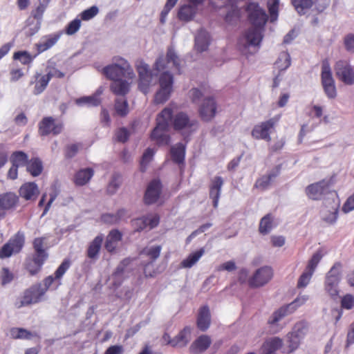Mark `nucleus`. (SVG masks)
Returning a JSON list of instances; mask_svg holds the SVG:
<instances>
[{"label": "nucleus", "mask_w": 354, "mask_h": 354, "mask_svg": "<svg viewBox=\"0 0 354 354\" xmlns=\"http://www.w3.org/2000/svg\"><path fill=\"white\" fill-rule=\"evenodd\" d=\"M247 10L249 12V19L254 27L245 32L241 41L245 48L254 47L257 51L263 39L262 30L267 21L268 16L265 10L255 3H249Z\"/></svg>", "instance_id": "obj_1"}, {"label": "nucleus", "mask_w": 354, "mask_h": 354, "mask_svg": "<svg viewBox=\"0 0 354 354\" xmlns=\"http://www.w3.org/2000/svg\"><path fill=\"white\" fill-rule=\"evenodd\" d=\"M171 118V106L165 107L156 117V126L153 129L150 138L159 146L168 145L170 142V136L167 133Z\"/></svg>", "instance_id": "obj_2"}, {"label": "nucleus", "mask_w": 354, "mask_h": 354, "mask_svg": "<svg viewBox=\"0 0 354 354\" xmlns=\"http://www.w3.org/2000/svg\"><path fill=\"white\" fill-rule=\"evenodd\" d=\"M342 264L340 262L335 263L326 275L324 288L332 297L339 295V283L342 279Z\"/></svg>", "instance_id": "obj_3"}, {"label": "nucleus", "mask_w": 354, "mask_h": 354, "mask_svg": "<svg viewBox=\"0 0 354 354\" xmlns=\"http://www.w3.org/2000/svg\"><path fill=\"white\" fill-rule=\"evenodd\" d=\"M174 77L168 71L163 72L159 77L160 88L154 96L156 104H163L170 97L173 91Z\"/></svg>", "instance_id": "obj_4"}, {"label": "nucleus", "mask_w": 354, "mask_h": 354, "mask_svg": "<svg viewBox=\"0 0 354 354\" xmlns=\"http://www.w3.org/2000/svg\"><path fill=\"white\" fill-rule=\"evenodd\" d=\"M70 266L71 261L66 259L55 270L54 275H49L44 279L41 288L45 293L48 290H55L62 285V279Z\"/></svg>", "instance_id": "obj_5"}, {"label": "nucleus", "mask_w": 354, "mask_h": 354, "mask_svg": "<svg viewBox=\"0 0 354 354\" xmlns=\"http://www.w3.org/2000/svg\"><path fill=\"white\" fill-rule=\"evenodd\" d=\"M321 82L326 95L329 99L335 98L337 96L335 82L327 59L323 60L322 63Z\"/></svg>", "instance_id": "obj_6"}, {"label": "nucleus", "mask_w": 354, "mask_h": 354, "mask_svg": "<svg viewBox=\"0 0 354 354\" xmlns=\"http://www.w3.org/2000/svg\"><path fill=\"white\" fill-rule=\"evenodd\" d=\"M24 243V233L21 231L17 232L0 249V259L8 258L13 254L19 253L22 250Z\"/></svg>", "instance_id": "obj_7"}, {"label": "nucleus", "mask_w": 354, "mask_h": 354, "mask_svg": "<svg viewBox=\"0 0 354 354\" xmlns=\"http://www.w3.org/2000/svg\"><path fill=\"white\" fill-rule=\"evenodd\" d=\"M45 294L46 293L41 288V283H39L32 285L24 292L21 300L16 302L15 306L20 308L25 306L37 304L42 300Z\"/></svg>", "instance_id": "obj_8"}, {"label": "nucleus", "mask_w": 354, "mask_h": 354, "mask_svg": "<svg viewBox=\"0 0 354 354\" xmlns=\"http://www.w3.org/2000/svg\"><path fill=\"white\" fill-rule=\"evenodd\" d=\"M279 120V116L272 118L254 127L252 136L257 140H271L270 133L274 131L275 126Z\"/></svg>", "instance_id": "obj_9"}, {"label": "nucleus", "mask_w": 354, "mask_h": 354, "mask_svg": "<svg viewBox=\"0 0 354 354\" xmlns=\"http://www.w3.org/2000/svg\"><path fill=\"white\" fill-rule=\"evenodd\" d=\"M63 129L64 123L51 116L43 118L38 124V133L41 136L50 134L57 136L62 132Z\"/></svg>", "instance_id": "obj_10"}, {"label": "nucleus", "mask_w": 354, "mask_h": 354, "mask_svg": "<svg viewBox=\"0 0 354 354\" xmlns=\"http://www.w3.org/2000/svg\"><path fill=\"white\" fill-rule=\"evenodd\" d=\"M168 106H171V109L175 107L174 104H170ZM169 124H172L174 129L176 131L183 129L194 130L198 122L195 120H191L188 115L184 112H178L174 115V110H172V118L169 121Z\"/></svg>", "instance_id": "obj_11"}, {"label": "nucleus", "mask_w": 354, "mask_h": 354, "mask_svg": "<svg viewBox=\"0 0 354 354\" xmlns=\"http://www.w3.org/2000/svg\"><path fill=\"white\" fill-rule=\"evenodd\" d=\"M273 277V270L270 266H263L257 269L248 279V285L253 288L266 285Z\"/></svg>", "instance_id": "obj_12"}, {"label": "nucleus", "mask_w": 354, "mask_h": 354, "mask_svg": "<svg viewBox=\"0 0 354 354\" xmlns=\"http://www.w3.org/2000/svg\"><path fill=\"white\" fill-rule=\"evenodd\" d=\"M175 68L180 71V59L172 48H169L166 57H158L154 64V70L160 72L166 68Z\"/></svg>", "instance_id": "obj_13"}, {"label": "nucleus", "mask_w": 354, "mask_h": 354, "mask_svg": "<svg viewBox=\"0 0 354 354\" xmlns=\"http://www.w3.org/2000/svg\"><path fill=\"white\" fill-rule=\"evenodd\" d=\"M136 69L139 75V88L143 93L147 94L152 81V74L149 71V65L143 61H138Z\"/></svg>", "instance_id": "obj_14"}, {"label": "nucleus", "mask_w": 354, "mask_h": 354, "mask_svg": "<svg viewBox=\"0 0 354 354\" xmlns=\"http://www.w3.org/2000/svg\"><path fill=\"white\" fill-rule=\"evenodd\" d=\"M217 108V103L213 97H205L198 108L201 120L205 122L211 121L216 114Z\"/></svg>", "instance_id": "obj_15"}, {"label": "nucleus", "mask_w": 354, "mask_h": 354, "mask_svg": "<svg viewBox=\"0 0 354 354\" xmlns=\"http://www.w3.org/2000/svg\"><path fill=\"white\" fill-rule=\"evenodd\" d=\"M337 77L345 84H354V71L351 66L346 61H338L335 66Z\"/></svg>", "instance_id": "obj_16"}, {"label": "nucleus", "mask_w": 354, "mask_h": 354, "mask_svg": "<svg viewBox=\"0 0 354 354\" xmlns=\"http://www.w3.org/2000/svg\"><path fill=\"white\" fill-rule=\"evenodd\" d=\"M330 183L322 180L319 182L311 184L306 188V194L312 200H319L322 196L329 192Z\"/></svg>", "instance_id": "obj_17"}, {"label": "nucleus", "mask_w": 354, "mask_h": 354, "mask_svg": "<svg viewBox=\"0 0 354 354\" xmlns=\"http://www.w3.org/2000/svg\"><path fill=\"white\" fill-rule=\"evenodd\" d=\"M162 192V184L159 180H153L148 185L145 196L144 201L147 205H151L156 203L160 198Z\"/></svg>", "instance_id": "obj_18"}, {"label": "nucleus", "mask_w": 354, "mask_h": 354, "mask_svg": "<svg viewBox=\"0 0 354 354\" xmlns=\"http://www.w3.org/2000/svg\"><path fill=\"white\" fill-rule=\"evenodd\" d=\"M19 196L26 201H35L39 194L38 186L35 183H26L19 190Z\"/></svg>", "instance_id": "obj_19"}, {"label": "nucleus", "mask_w": 354, "mask_h": 354, "mask_svg": "<svg viewBox=\"0 0 354 354\" xmlns=\"http://www.w3.org/2000/svg\"><path fill=\"white\" fill-rule=\"evenodd\" d=\"M212 339L207 335H202L195 339L189 346V351L193 354H200L205 352L211 345Z\"/></svg>", "instance_id": "obj_20"}, {"label": "nucleus", "mask_w": 354, "mask_h": 354, "mask_svg": "<svg viewBox=\"0 0 354 354\" xmlns=\"http://www.w3.org/2000/svg\"><path fill=\"white\" fill-rule=\"evenodd\" d=\"M223 183V179L221 176H216L211 180L209 185V197L213 200V206L214 208L218 207Z\"/></svg>", "instance_id": "obj_21"}, {"label": "nucleus", "mask_w": 354, "mask_h": 354, "mask_svg": "<svg viewBox=\"0 0 354 354\" xmlns=\"http://www.w3.org/2000/svg\"><path fill=\"white\" fill-rule=\"evenodd\" d=\"M122 239V234L118 230H111L106 237L104 248L109 253H115L118 243Z\"/></svg>", "instance_id": "obj_22"}, {"label": "nucleus", "mask_w": 354, "mask_h": 354, "mask_svg": "<svg viewBox=\"0 0 354 354\" xmlns=\"http://www.w3.org/2000/svg\"><path fill=\"white\" fill-rule=\"evenodd\" d=\"M339 204L333 202L330 206L325 205L321 210L322 219L328 224L336 222L338 216Z\"/></svg>", "instance_id": "obj_23"}, {"label": "nucleus", "mask_w": 354, "mask_h": 354, "mask_svg": "<svg viewBox=\"0 0 354 354\" xmlns=\"http://www.w3.org/2000/svg\"><path fill=\"white\" fill-rule=\"evenodd\" d=\"M103 241L104 235L100 234L95 236V239L88 244L86 250V256L88 258L93 260L98 259Z\"/></svg>", "instance_id": "obj_24"}, {"label": "nucleus", "mask_w": 354, "mask_h": 354, "mask_svg": "<svg viewBox=\"0 0 354 354\" xmlns=\"http://www.w3.org/2000/svg\"><path fill=\"white\" fill-rule=\"evenodd\" d=\"M211 323V315L209 308L207 306H204L199 309L197 326L201 331H205L208 329Z\"/></svg>", "instance_id": "obj_25"}, {"label": "nucleus", "mask_w": 354, "mask_h": 354, "mask_svg": "<svg viewBox=\"0 0 354 354\" xmlns=\"http://www.w3.org/2000/svg\"><path fill=\"white\" fill-rule=\"evenodd\" d=\"M19 202L18 196L13 192L0 194V209L8 210L14 208Z\"/></svg>", "instance_id": "obj_26"}, {"label": "nucleus", "mask_w": 354, "mask_h": 354, "mask_svg": "<svg viewBox=\"0 0 354 354\" xmlns=\"http://www.w3.org/2000/svg\"><path fill=\"white\" fill-rule=\"evenodd\" d=\"M60 34H52L44 37L41 41L35 44L38 54L53 47L59 40Z\"/></svg>", "instance_id": "obj_27"}, {"label": "nucleus", "mask_w": 354, "mask_h": 354, "mask_svg": "<svg viewBox=\"0 0 354 354\" xmlns=\"http://www.w3.org/2000/svg\"><path fill=\"white\" fill-rule=\"evenodd\" d=\"M210 38L209 33L205 30H200L195 37V48L202 53L207 50Z\"/></svg>", "instance_id": "obj_28"}, {"label": "nucleus", "mask_w": 354, "mask_h": 354, "mask_svg": "<svg viewBox=\"0 0 354 354\" xmlns=\"http://www.w3.org/2000/svg\"><path fill=\"white\" fill-rule=\"evenodd\" d=\"M45 261V259L33 255L32 258L26 259L25 268L30 275L34 276L41 271Z\"/></svg>", "instance_id": "obj_29"}, {"label": "nucleus", "mask_w": 354, "mask_h": 354, "mask_svg": "<svg viewBox=\"0 0 354 354\" xmlns=\"http://www.w3.org/2000/svg\"><path fill=\"white\" fill-rule=\"evenodd\" d=\"M283 346L282 339L273 337L267 339L262 346L263 353L268 354H276V351Z\"/></svg>", "instance_id": "obj_30"}, {"label": "nucleus", "mask_w": 354, "mask_h": 354, "mask_svg": "<svg viewBox=\"0 0 354 354\" xmlns=\"http://www.w3.org/2000/svg\"><path fill=\"white\" fill-rule=\"evenodd\" d=\"M94 171L91 168H85L78 171L74 177V183L77 186H83L89 182Z\"/></svg>", "instance_id": "obj_31"}, {"label": "nucleus", "mask_w": 354, "mask_h": 354, "mask_svg": "<svg viewBox=\"0 0 354 354\" xmlns=\"http://www.w3.org/2000/svg\"><path fill=\"white\" fill-rule=\"evenodd\" d=\"M130 84L122 80H115L110 85L111 91L117 95L124 96L129 91Z\"/></svg>", "instance_id": "obj_32"}, {"label": "nucleus", "mask_w": 354, "mask_h": 354, "mask_svg": "<svg viewBox=\"0 0 354 354\" xmlns=\"http://www.w3.org/2000/svg\"><path fill=\"white\" fill-rule=\"evenodd\" d=\"M103 72L109 79L113 81H115V80H120V77H121L127 78V73L124 72V70L112 64L104 67Z\"/></svg>", "instance_id": "obj_33"}, {"label": "nucleus", "mask_w": 354, "mask_h": 354, "mask_svg": "<svg viewBox=\"0 0 354 354\" xmlns=\"http://www.w3.org/2000/svg\"><path fill=\"white\" fill-rule=\"evenodd\" d=\"M197 11V6L184 5L179 9L178 17L180 20L188 21L192 20Z\"/></svg>", "instance_id": "obj_34"}, {"label": "nucleus", "mask_w": 354, "mask_h": 354, "mask_svg": "<svg viewBox=\"0 0 354 354\" xmlns=\"http://www.w3.org/2000/svg\"><path fill=\"white\" fill-rule=\"evenodd\" d=\"M191 339V329L189 327L184 328L174 337V347L185 346Z\"/></svg>", "instance_id": "obj_35"}, {"label": "nucleus", "mask_w": 354, "mask_h": 354, "mask_svg": "<svg viewBox=\"0 0 354 354\" xmlns=\"http://www.w3.org/2000/svg\"><path fill=\"white\" fill-rule=\"evenodd\" d=\"M292 313L287 305L283 306L271 315L268 320V324L270 326H276L283 317Z\"/></svg>", "instance_id": "obj_36"}, {"label": "nucleus", "mask_w": 354, "mask_h": 354, "mask_svg": "<svg viewBox=\"0 0 354 354\" xmlns=\"http://www.w3.org/2000/svg\"><path fill=\"white\" fill-rule=\"evenodd\" d=\"M170 153L174 162L179 165L184 163L185 149L183 143L179 142L172 146Z\"/></svg>", "instance_id": "obj_37"}, {"label": "nucleus", "mask_w": 354, "mask_h": 354, "mask_svg": "<svg viewBox=\"0 0 354 354\" xmlns=\"http://www.w3.org/2000/svg\"><path fill=\"white\" fill-rule=\"evenodd\" d=\"M204 253L205 249L202 248L200 250L189 254V256L180 263L181 268H191L198 261Z\"/></svg>", "instance_id": "obj_38"}, {"label": "nucleus", "mask_w": 354, "mask_h": 354, "mask_svg": "<svg viewBox=\"0 0 354 354\" xmlns=\"http://www.w3.org/2000/svg\"><path fill=\"white\" fill-rule=\"evenodd\" d=\"M278 174L279 171H277L261 176L256 180L254 187L261 190L268 189L270 185L272 180L277 176Z\"/></svg>", "instance_id": "obj_39"}, {"label": "nucleus", "mask_w": 354, "mask_h": 354, "mask_svg": "<svg viewBox=\"0 0 354 354\" xmlns=\"http://www.w3.org/2000/svg\"><path fill=\"white\" fill-rule=\"evenodd\" d=\"M27 171L32 176H39L43 171V164L39 158H32L27 163Z\"/></svg>", "instance_id": "obj_40"}, {"label": "nucleus", "mask_w": 354, "mask_h": 354, "mask_svg": "<svg viewBox=\"0 0 354 354\" xmlns=\"http://www.w3.org/2000/svg\"><path fill=\"white\" fill-rule=\"evenodd\" d=\"M297 13L300 15H304L311 8L313 5V0H290Z\"/></svg>", "instance_id": "obj_41"}, {"label": "nucleus", "mask_w": 354, "mask_h": 354, "mask_svg": "<svg viewBox=\"0 0 354 354\" xmlns=\"http://www.w3.org/2000/svg\"><path fill=\"white\" fill-rule=\"evenodd\" d=\"M112 65L117 66L119 68H122V70H124V72L127 73L128 79L131 80L134 78L135 74L133 68L131 67L127 61L125 60L124 58L120 57H115L113 58V64H112Z\"/></svg>", "instance_id": "obj_42"}, {"label": "nucleus", "mask_w": 354, "mask_h": 354, "mask_svg": "<svg viewBox=\"0 0 354 354\" xmlns=\"http://www.w3.org/2000/svg\"><path fill=\"white\" fill-rule=\"evenodd\" d=\"M291 64L290 55L288 52H281L274 63L275 67L280 72L286 71Z\"/></svg>", "instance_id": "obj_43"}, {"label": "nucleus", "mask_w": 354, "mask_h": 354, "mask_svg": "<svg viewBox=\"0 0 354 354\" xmlns=\"http://www.w3.org/2000/svg\"><path fill=\"white\" fill-rule=\"evenodd\" d=\"M12 165L19 167L27 165L28 162V155L21 151H17L12 153L10 157Z\"/></svg>", "instance_id": "obj_44"}, {"label": "nucleus", "mask_w": 354, "mask_h": 354, "mask_svg": "<svg viewBox=\"0 0 354 354\" xmlns=\"http://www.w3.org/2000/svg\"><path fill=\"white\" fill-rule=\"evenodd\" d=\"M273 227V217L270 214L264 216L260 221L259 231L266 235L270 232Z\"/></svg>", "instance_id": "obj_45"}, {"label": "nucleus", "mask_w": 354, "mask_h": 354, "mask_svg": "<svg viewBox=\"0 0 354 354\" xmlns=\"http://www.w3.org/2000/svg\"><path fill=\"white\" fill-rule=\"evenodd\" d=\"M100 93H101L78 98L75 100V102L80 106L87 105L88 106H97L100 104V99L99 97Z\"/></svg>", "instance_id": "obj_46"}, {"label": "nucleus", "mask_w": 354, "mask_h": 354, "mask_svg": "<svg viewBox=\"0 0 354 354\" xmlns=\"http://www.w3.org/2000/svg\"><path fill=\"white\" fill-rule=\"evenodd\" d=\"M44 238H36L33 241V248L35 253L34 256L44 259L45 260L48 258V253L44 249Z\"/></svg>", "instance_id": "obj_47"}, {"label": "nucleus", "mask_w": 354, "mask_h": 354, "mask_svg": "<svg viewBox=\"0 0 354 354\" xmlns=\"http://www.w3.org/2000/svg\"><path fill=\"white\" fill-rule=\"evenodd\" d=\"M10 335L14 339H30L37 334H32L30 331L23 328H13L10 330Z\"/></svg>", "instance_id": "obj_48"}, {"label": "nucleus", "mask_w": 354, "mask_h": 354, "mask_svg": "<svg viewBox=\"0 0 354 354\" xmlns=\"http://www.w3.org/2000/svg\"><path fill=\"white\" fill-rule=\"evenodd\" d=\"M162 247L160 245H153L144 248L141 254L148 257L151 262L156 261L160 256Z\"/></svg>", "instance_id": "obj_49"}, {"label": "nucleus", "mask_w": 354, "mask_h": 354, "mask_svg": "<svg viewBox=\"0 0 354 354\" xmlns=\"http://www.w3.org/2000/svg\"><path fill=\"white\" fill-rule=\"evenodd\" d=\"M49 82V77H47L46 75L41 76L39 80H36L35 82V86L33 91V93L35 95H39L48 86Z\"/></svg>", "instance_id": "obj_50"}, {"label": "nucleus", "mask_w": 354, "mask_h": 354, "mask_svg": "<svg viewBox=\"0 0 354 354\" xmlns=\"http://www.w3.org/2000/svg\"><path fill=\"white\" fill-rule=\"evenodd\" d=\"M287 337L289 348L288 353H291L299 347L301 339L292 332L289 333Z\"/></svg>", "instance_id": "obj_51"}, {"label": "nucleus", "mask_w": 354, "mask_h": 354, "mask_svg": "<svg viewBox=\"0 0 354 354\" xmlns=\"http://www.w3.org/2000/svg\"><path fill=\"white\" fill-rule=\"evenodd\" d=\"M49 2L50 0H39V5L32 12V17L35 19H41Z\"/></svg>", "instance_id": "obj_52"}, {"label": "nucleus", "mask_w": 354, "mask_h": 354, "mask_svg": "<svg viewBox=\"0 0 354 354\" xmlns=\"http://www.w3.org/2000/svg\"><path fill=\"white\" fill-rule=\"evenodd\" d=\"M279 0H269L268 1V11L270 15V21H274L278 17Z\"/></svg>", "instance_id": "obj_53"}, {"label": "nucleus", "mask_w": 354, "mask_h": 354, "mask_svg": "<svg viewBox=\"0 0 354 354\" xmlns=\"http://www.w3.org/2000/svg\"><path fill=\"white\" fill-rule=\"evenodd\" d=\"M13 58L15 59H19L23 64H30L34 57H32L27 51H18L14 53Z\"/></svg>", "instance_id": "obj_54"}, {"label": "nucleus", "mask_w": 354, "mask_h": 354, "mask_svg": "<svg viewBox=\"0 0 354 354\" xmlns=\"http://www.w3.org/2000/svg\"><path fill=\"white\" fill-rule=\"evenodd\" d=\"M308 299L307 295H299L293 301L287 305L290 311L294 313L299 306L304 305Z\"/></svg>", "instance_id": "obj_55"}, {"label": "nucleus", "mask_w": 354, "mask_h": 354, "mask_svg": "<svg viewBox=\"0 0 354 354\" xmlns=\"http://www.w3.org/2000/svg\"><path fill=\"white\" fill-rule=\"evenodd\" d=\"M308 330V324L305 322L297 323L292 331V333L299 336L301 339L304 337Z\"/></svg>", "instance_id": "obj_56"}, {"label": "nucleus", "mask_w": 354, "mask_h": 354, "mask_svg": "<svg viewBox=\"0 0 354 354\" xmlns=\"http://www.w3.org/2000/svg\"><path fill=\"white\" fill-rule=\"evenodd\" d=\"M115 109L118 115L120 116L124 117L125 116L128 112V103L127 100H116L115 103Z\"/></svg>", "instance_id": "obj_57"}, {"label": "nucleus", "mask_w": 354, "mask_h": 354, "mask_svg": "<svg viewBox=\"0 0 354 354\" xmlns=\"http://www.w3.org/2000/svg\"><path fill=\"white\" fill-rule=\"evenodd\" d=\"M99 12L97 6H93L89 8L84 10L80 14L81 19L83 21H88L95 17Z\"/></svg>", "instance_id": "obj_58"}, {"label": "nucleus", "mask_w": 354, "mask_h": 354, "mask_svg": "<svg viewBox=\"0 0 354 354\" xmlns=\"http://www.w3.org/2000/svg\"><path fill=\"white\" fill-rule=\"evenodd\" d=\"M121 185V177L120 175L115 174L113 176L111 180L109 182L107 186V192L113 194L120 187Z\"/></svg>", "instance_id": "obj_59"}, {"label": "nucleus", "mask_w": 354, "mask_h": 354, "mask_svg": "<svg viewBox=\"0 0 354 354\" xmlns=\"http://www.w3.org/2000/svg\"><path fill=\"white\" fill-rule=\"evenodd\" d=\"M322 258V254L320 252H315L310 259L306 269L314 272Z\"/></svg>", "instance_id": "obj_60"}, {"label": "nucleus", "mask_w": 354, "mask_h": 354, "mask_svg": "<svg viewBox=\"0 0 354 354\" xmlns=\"http://www.w3.org/2000/svg\"><path fill=\"white\" fill-rule=\"evenodd\" d=\"M314 272L306 269V270L299 277L297 282L298 288H305L309 283Z\"/></svg>", "instance_id": "obj_61"}, {"label": "nucleus", "mask_w": 354, "mask_h": 354, "mask_svg": "<svg viewBox=\"0 0 354 354\" xmlns=\"http://www.w3.org/2000/svg\"><path fill=\"white\" fill-rule=\"evenodd\" d=\"M81 26V20L75 19L71 21L66 28V33L68 35H72L77 32Z\"/></svg>", "instance_id": "obj_62"}, {"label": "nucleus", "mask_w": 354, "mask_h": 354, "mask_svg": "<svg viewBox=\"0 0 354 354\" xmlns=\"http://www.w3.org/2000/svg\"><path fill=\"white\" fill-rule=\"evenodd\" d=\"M344 45L348 52L354 53V34L349 33L344 36Z\"/></svg>", "instance_id": "obj_63"}, {"label": "nucleus", "mask_w": 354, "mask_h": 354, "mask_svg": "<svg viewBox=\"0 0 354 354\" xmlns=\"http://www.w3.org/2000/svg\"><path fill=\"white\" fill-rule=\"evenodd\" d=\"M341 306L343 308L350 310L354 306V297L351 294L344 296L341 300Z\"/></svg>", "instance_id": "obj_64"}]
</instances>
